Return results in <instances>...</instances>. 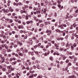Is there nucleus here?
<instances>
[{"mask_svg":"<svg viewBox=\"0 0 78 78\" xmlns=\"http://www.w3.org/2000/svg\"><path fill=\"white\" fill-rule=\"evenodd\" d=\"M29 44L30 45H32L33 44V41H32V39H30L29 40Z\"/></svg>","mask_w":78,"mask_h":78,"instance_id":"f257e3e1","label":"nucleus"},{"mask_svg":"<svg viewBox=\"0 0 78 78\" xmlns=\"http://www.w3.org/2000/svg\"><path fill=\"white\" fill-rule=\"evenodd\" d=\"M37 68L38 69H41V66L39 65V64H37L36 65Z\"/></svg>","mask_w":78,"mask_h":78,"instance_id":"f03ea898","label":"nucleus"},{"mask_svg":"<svg viewBox=\"0 0 78 78\" xmlns=\"http://www.w3.org/2000/svg\"><path fill=\"white\" fill-rule=\"evenodd\" d=\"M59 28H61V29H64V26L62 24V25H59Z\"/></svg>","mask_w":78,"mask_h":78,"instance_id":"7ed1b4c3","label":"nucleus"},{"mask_svg":"<svg viewBox=\"0 0 78 78\" xmlns=\"http://www.w3.org/2000/svg\"><path fill=\"white\" fill-rule=\"evenodd\" d=\"M27 24H29V23H33V21L31 20L30 21H28L26 22Z\"/></svg>","mask_w":78,"mask_h":78,"instance_id":"20e7f679","label":"nucleus"},{"mask_svg":"<svg viewBox=\"0 0 78 78\" xmlns=\"http://www.w3.org/2000/svg\"><path fill=\"white\" fill-rule=\"evenodd\" d=\"M40 69H41L43 70H45V68L43 67V65H41V68Z\"/></svg>","mask_w":78,"mask_h":78,"instance_id":"39448f33","label":"nucleus"},{"mask_svg":"<svg viewBox=\"0 0 78 78\" xmlns=\"http://www.w3.org/2000/svg\"><path fill=\"white\" fill-rule=\"evenodd\" d=\"M1 36L3 37V39H6V36L4 35L3 34H2Z\"/></svg>","mask_w":78,"mask_h":78,"instance_id":"423d86ee","label":"nucleus"},{"mask_svg":"<svg viewBox=\"0 0 78 78\" xmlns=\"http://www.w3.org/2000/svg\"><path fill=\"white\" fill-rule=\"evenodd\" d=\"M35 53L36 54V55H40V53H41V52H39L37 51H35Z\"/></svg>","mask_w":78,"mask_h":78,"instance_id":"0eeeda50","label":"nucleus"},{"mask_svg":"<svg viewBox=\"0 0 78 78\" xmlns=\"http://www.w3.org/2000/svg\"><path fill=\"white\" fill-rule=\"evenodd\" d=\"M73 26L74 28H75V27H76V26H77V25H76V23H74L73 24Z\"/></svg>","mask_w":78,"mask_h":78,"instance_id":"6e6552de","label":"nucleus"},{"mask_svg":"<svg viewBox=\"0 0 78 78\" xmlns=\"http://www.w3.org/2000/svg\"><path fill=\"white\" fill-rule=\"evenodd\" d=\"M24 64L26 66V67H29V66H28V64L26 62H25L24 63Z\"/></svg>","mask_w":78,"mask_h":78,"instance_id":"1a4fd4ad","label":"nucleus"},{"mask_svg":"<svg viewBox=\"0 0 78 78\" xmlns=\"http://www.w3.org/2000/svg\"><path fill=\"white\" fill-rule=\"evenodd\" d=\"M18 54L20 55V56H23V54H22L21 52H18Z\"/></svg>","mask_w":78,"mask_h":78,"instance_id":"9d476101","label":"nucleus"},{"mask_svg":"<svg viewBox=\"0 0 78 78\" xmlns=\"http://www.w3.org/2000/svg\"><path fill=\"white\" fill-rule=\"evenodd\" d=\"M34 77V74H32L31 76H29V78H32Z\"/></svg>","mask_w":78,"mask_h":78,"instance_id":"9b49d317","label":"nucleus"},{"mask_svg":"<svg viewBox=\"0 0 78 78\" xmlns=\"http://www.w3.org/2000/svg\"><path fill=\"white\" fill-rule=\"evenodd\" d=\"M2 70V71H4V72H5V71H6V69L5 68H3Z\"/></svg>","mask_w":78,"mask_h":78,"instance_id":"f8f14e48","label":"nucleus"},{"mask_svg":"<svg viewBox=\"0 0 78 78\" xmlns=\"http://www.w3.org/2000/svg\"><path fill=\"white\" fill-rule=\"evenodd\" d=\"M55 31H56V32L58 33V32H61V31L59 30V29H56L55 30Z\"/></svg>","mask_w":78,"mask_h":78,"instance_id":"ddd939ff","label":"nucleus"},{"mask_svg":"<svg viewBox=\"0 0 78 78\" xmlns=\"http://www.w3.org/2000/svg\"><path fill=\"white\" fill-rule=\"evenodd\" d=\"M71 78H76V76L73 75V76H70Z\"/></svg>","mask_w":78,"mask_h":78,"instance_id":"4468645a","label":"nucleus"},{"mask_svg":"<svg viewBox=\"0 0 78 78\" xmlns=\"http://www.w3.org/2000/svg\"><path fill=\"white\" fill-rule=\"evenodd\" d=\"M36 14H40L41 13V11H36Z\"/></svg>","mask_w":78,"mask_h":78,"instance_id":"2eb2a0df","label":"nucleus"},{"mask_svg":"<svg viewBox=\"0 0 78 78\" xmlns=\"http://www.w3.org/2000/svg\"><path fill=\"white\" fill-rule=\"evenodd\" d=\"M28 15H27L26 16V20H28Z\"/></svg>","mask_w":78,"mask_h":78,"instance_id":"dca6fc26","label":"nucleus"},{"mask_svg":"<svg viewBox=\"0 0 78 78\" xmlns=\"http://www.w3.org/2000/svg\"><path fill=\"white\" fill-rule=\"evenodd\" d=\"M74 57H75L74 56H70L69 58H70V59H73Z\"/></svg>","mask_w":78,"mask_h":78,"instance_id":"f3484780","label":"nucleus"},{"mask_svg":"<svg viewBox=\"0 0 78 78\" xmlns=\"http://www.w3.org/2000/svg\"><path fill=\"white\" fill-rule=\"evenodd\" d=\"M49 59H50V60H51V61H53V57H50L49 58Z\"/></svg>","mask_w":78,"mask_h":78,"instance_id":"a211bd4d","label":"nucleus"},{"mask_svg":"<svg viewBox=\"0 0 78 78\" xmlns=\"http://www.w3.org/2000/svg\"><path fill=\"white\" fill-rule=\"evenodd\" d=\"M42 78V76L41 75H40L39 76L37 77V78Z\"/></svg>","mask_w":78,"mask_h":78,"instance_id":"6ab92c4d","label":"nucleus"},{"mask_svg":"<svg viewBox=\"0 0 78 78\" xmlns=\"http://www.w3.org/2000/svg\"><path fill=\"white\" fill-rule=\"evenodd\" d=\"M33 69H36V68H37V66L35 65L33 66Z\"/></svg>","mask_w":78,"mask_h":78,"instance_id":"aec40b11","label":"nucleus"},{"mask_svg":"<svg viewBox=\"0 0 78 78\" xmlns=\"http://www.w3.org/2000/svg\"><path fill=\"white\" fill-rule=\"evenodd\" d=\"M35 62H36L37 64H39V63H40V61H38V60H36L35 61Z\"/></svg>","mask_w":78,"mask_h":78,"instance_id":"412c9836","label":"nucleus"},{"mask_svg":"<svg viewBox=\"0 0 78 78\" xmlns=\"http://www.w3.org/2000/svg\"><path fill=\"white\" fill-rule=\"evenodd\" d=\"M45 3L46 5H47L48 3V2L47 0L45 1Z\"/></svg>","mask_w":78,"mask_h":78,"instance_id":"4be33fe9","label":"nucleus"},{"mask_svg":"<svg viewBox=\"0 0 78 78\" xmlns=\"http://www.w3.org/2000/svg\"><path fill=\"white\" fill-rule=\"evenodd\" d=\"M2 11H4V13H5L6 12V10H5V9H2Z\"/></svg>","mask_w":78,"mask_h":78,"instance_id":"5701e85b","label":"nucleus"},{"mask_svg":"<svg viewBox=\"0 0 78 78\" xmlns=\"http://www.w3.org/2000/svg\"><path fill=\"white\" fill-rule=\"evenodd\" d=\"M78 8L76 9V10L75 11V12L76 13H78Z\"/></svg>","mask_w":78,"mask_h":78,"instance_id":"b1692460","label":"nucleus"},{"mask_svg":"<svg viewBox=\"0 0 78 78\" xmlns=\"http://www.w3.org/2000/svg\"><path fill=\"white\" fill-rule=\"evenodd\" d=\"M20 45H22V44H23V43H22V41H21L20 42Z\"/></svg>","mask_w":78,"mask_h":78,"instance_id":"393cba45","label":"nucleus"},{"mask_svg":"<svg viewBox=\"0 0 78 78\" xmlns=\"http://www.w3.org/2000/svg\"><path fill=\"white\" fill-rule=\"evenodd\" d=\"M21 61H22L20 60H17V62H21Z\"/></svg>","mask_w":78,"mask_h":78,"instance_id":"a878e982","label":"nucleus"},{"mask_svg":"<svg viewBox=\"0 0 78 78\" xmlns=\"http://www.w3.org/2000/svg\"><path fill=\"white\" fill-rule=\"evenodd\" d=\"M44 14H46V9H44Z\"/></svg>","mask_w":78,"mask_h":78,"instance_id":"bb28decb","label":"nucleus"},{"mask_svg":"<svg viewBox=\"0 0 78 78\" xmlns=\"http://www.w3.org/2000/svg\"><path fill=\"white\" fill-rule=\"evenodd\" d=\"M7 51L9 52H11V50H10V49H7Z\"/></svg>","mask_w":78,"mask_h":78,"instance_id":"cd10ccee","label":"nucleus"},{"mask_svg":"<svg viewBox=\"0 0 78 78\" xmlns=\"http://www.w3.org/2000/svg\"><path fill=\"white\" fill-rule=\"evenodd\" d=\"M47 53L46 52L44 54H43L44 55V56H47Z\"/></svg>","mask_w":78,"mask_h":78,"instance_id":"c85d7f7f","label":"nucleus"},{"mask_svg":"<svg viewBox=\"0 0 78 78\" xmlns=\"http://www.w3.org/2000/svg\"><path fill=\"white\" fill-rule=\"evenodd\" d=\"M20 32L21 34H22V33H23V31L22 30H21L20 31Z\"/></svg>","mask_w":78,"mask_h":78,"instance_id":"c756f323","label":"nucleus"},{"mask_svg":"<svg viewBox=\"0 0 78 78\" xmlns=\"http://www.w3.org/2000/svg\"><path fill=\"white\" fill-rule=\"evenodd\" d=\"M13 47H14V48H16L17 47V45L16 44H14L13 46Z\"/></svg>","mask_w":78,"mask_h":78,"instance_id":"7c9ffc66","label":"nucleus"},{"mask_svg":"<svg viewBox=\"0 0 78 78\" xmlns=\"http://www.w3.org/2000/svg\"><path fill=\"white\" fill-rule=\"evenodd\" d=\"M9 12V10L8 9H6L5 10V12L8 13V12Z\"/></svg>","mask_w":78,"mask_h":78,"instance_id":"2f4dec72","label":"nucleus"},{"mask_svg":"<svg viewBox=\"0 0 78 78\" xmlns=\"http://www.w3.org/2000/svg\"><path fill=\"white\" fill-rule=\"evenodd\" d=\"M41 57L43 58H45V56H44V54H42L41 55Z\"/></svg>","mask_w":78,"mask_h":78,"instance_id":"473e14b6","label":"nucleus"},{"mask_svg":"<svg viewBox=\"0 0 78 78\" xmlns=\"http://www.w3.org/2000/svg\"><path fill=\"white\" fill-rule=\"evenodd\" d=\"M37 28H36V29H35V30H34V32L35 33H36V32H37Z\"/></svg>","mask_w":78,"mask_h":78,"instance_id":"72a5a7b5","label":"nucleus"},{"mask_svg":"<svg viewBox=\"0 0 78 78\" xmlns=\"http://www.w3.org/2000/svg\"><path fill=\"white\" fill-rule=\"evenodd\" d=\"M63 25V27H67V25L66 24H62Z\"/></svg>","mask_w":78,"mask_h":78,"instance_id":"f704fd0d","label":"nucleus"},{"mask_svg":"<svg viewBox=\"0 0 78 78\" xmlns=\"http://www.w3.org/2000/svg\"><path fill=\"white\" fill-rule=\"evenodd\" d=\"M18 4L19 5H20V6H22V3H21V2H19V3H18Z\"/></svg>","mask_w":78,"mask_h":78,"instance_id":"c9c22d12","label":"nucleus"},{"mask_svg":"<svg viewBox=\"0 0 78 78\" xmlns=\"http://www.w3.org/2000/svg\"><path fill=\"white\" fill-rule=\"evenodd\" d=\"M50 51H48L47 52V55H49L50 54Z\"/></svg>","mask_w":78,"mask_h":78,"instance_id":"e433bc0d","label":"nucleus"},{"mask_svg":"<svg viewBox=\"0 0 78 78\" xmlns=\"http://www.w3.org/2000/svg\"><path fill=\"white\" fill-rule=\"evenodd\" d=\"M73 25H72L70 27V29H73Z\"/></svg>","mask_w":78,"mask_h":78,"instance_id":"4c0bfd02","label":"nucleus"},{"mask_svg":"<svg viewBox=\"0 0 78 78\" xmlns=\"http://www.w3.org/2000/svg\"><path fill=\"white\" fill-rule=\"evenodd\" d=\"M71 49H72V50H74V48L73 47V46H71Z\"/></svg>","mask_w":78,"mask_h":78,"instance_id":"58836bf2","label":"nucleus"},{"mask_svg":"<svg viewBox=\"0 0 78 78\" xmlns=\"http://www.w3.org/2000/svg\"><path fill=\"white\" fill-rule=\"evenodd\" d=\"M8 28H11V26L10 25H7Z\"/></svg>","mask_w":78,"mask_h":78,"instance_id":"ea45409f","label":"nucleus"},{"mask_svg":"<svg viewBox=\"0 0 78 78\" xmlns=\"http://www.w3.org/2000/svg\"><path fill=\"white\" fill-rule=\"evenodd\" d=\"M33 38L34 40V41H36V40H37V39L36 37H33Z\"/></svg>","mask_w":78,"mask_h":78,"instance_id":"a19ab883","label":"nucleus"},{"mask_svg":"<svg viewBox=\"0 0 78 78\" xmlns=\"http://www.w3.org/2000/svg\"><path fill=\"white\" fill-rule=\"evenodd\" d=\"M69 62V60L67 59V60L66 61V63H68Z\"/></svg>","mask_w":78,"mask_h":78,"instance_id":"79ce46f5","label":"nucleus"},{"mask_svg":"<svg viewBox=\"0 0 78 78\" xmlns=\"http://www.w3.org/2000/svg\"><path fill=\"white\" fill-rule=\"evenodd\" d=\"M63 8H64L63 6H62V7H61L60 9V10H62V9H63Z\"/></svg>","mask_w":78,"mask_h":78,"instance_id":"37998d69","label":"nucleus"},{"mask_svg":"<svg viewBox=\"0 0 78 78\" xmlns=\"http://www.w3.org/2000/svg\"><path fill=\"white\" fill-rule=\"evenodd\" d=\"M54 29L55 28H54V26H52L51 27V30H54Z\"/></svg>","mask_w":78,"mask_h":78,"instance_id":"c03bdc74","label":"nucleus"},{"mask_svg":"<svg viewBox=\"0 0 78 78\" xmlns=\"http://www.w3.org/2000/svg\"><path fill=\"white\" fill-rule=\"evenodd\" d=\"M22 70H24V69H26V68H25V67L23 66L22 68Z\"/></svg>","mask_w":78,"mask_h":78,"instance_id":"a18cd8bd","label":"nucleus"},{"mask_svg":"<svg viewBox=\"0 0 78 78\" xmlns=\"http://www.w3.org/2000/svg\"><path fill=\"white\" fill-rule=\"evenodd\" d=\"M5 63H6V64H9V62L7 61L5 62Z\"/></svg>","mask_w":78,"mask_h":78,"instance_id":"49530a36","label":"nucleus"},{"mask_svg":"<svg viewBox=\"0 0 78 78\" xmlns=\"http://www.w3.org/2000/svg\"><path fill=\"white\" fill-rule=\"evenodd\" d=\"M5 48H6V49H8V48H9V47H8V46H6L5 47Z\"/></svg>","mask_w":78,"mask_h":78,"instance_id":"de8ad7c7","label":"nucleus"},{"mask_svg":"<svg viewBox=\"0 0 78 78\" xmlns=\"http://www.w3.org/2000/svg\"><path fill=\"white\" fill-rule=\"evenodd\" d=\"M25 53H27L28 50H27V49H25Z\"/></svg>","mask_w":78,"mask_h":78,"instance_id":"09e8293b","label":"nucleus"},{"mask_svg":"<svg viewBox=\"0 0 78 78\" xmlns=\"http://www.w3.org/2000/svg\"><path fill=\"white\" fill-rule=\"evenodd\" d=\"M19 37V36H18V35H16L15 36V38H18Z\"/></svg>","mask_w":78,"mask_h":78,"instance_id":"8fccbe9b","label":"nucleus"},{"mask_svg":"<svg viewBox=\"0 0 78 78\" xmlns=\"http://www.w3.org/2000/svg\"><path fill=\"white\" fill-rule=\"evenodd\" d=\"M37 45H35L34 46V48H35V49H36V48H37Z\"/></svg>","mask_w":78,"mask_h":78,"instance_id":"3c124183","label":"nucleus"},{"mask_svg":"<svg viewBox=\"0 0 78 78\" xmlns=\"http://www.w3.org/2000/svg\"><path fill=\"white\" fill-rule=\"evenodd\" d=\"M14 70V68H13L12 67L11 68V71H13V70Z\"/></svg>","mask_w":78,"mask_h":78,"instance_id":"603ef678","label":"nucleus"},{"mask_svg":"<svg viewBox=\"0 0 78 78\" xmlns=\"http://www.w3.org/2000/svg\"><path fill=\"white\" fill-rule=\"evenodd\" d=\"M74 47H76V43H74L73 44Z\"/></svg>","mask_w":78,"mask_h":78,"instance_id":"864d4df0","label":"nucleus"},{"mask_svg":"<svg viewBox=\"0 0 78 78\" xmlns=\"http://www.w3.org/2000/svg\"><path fill=\"white\" fill-rule=\"evenodd\" d=\"M32 60H34V59H35V58H34V57H33L32 58Z\"/></svg>","mask_w":78,"mask_h":78,"instance_id":"5fc2aeb1","label":"nucleus"},{"mask_svg":"<svg viewBox=\"0 0 78 78\" xmlns=\"http://www.w3.org/2000/svg\"><path fill=\"white\" fill-rule=\"evenodd\" d=\"M12 34H14L16 33V32H15V31H12Z\"/></svg>","mask_w":78,"mask_h":78,"instance_id":"6e6d98bb","label":"nucleus"},{"mask_svg":"<svg viewBox=\"0 0 78 78\" xmlns=\"http://www.w3.org/2000/svg\"><path fill=\"white\" fill-rule=\"evenodd\" d=\"M66 47H69V43H67L66 44Z\"/></svg>","mask_w":78,"mask_h":78,"instance_id":"4d7b16f0","label":"nucleus"},{"mask_svg":"<svg viewBox=\"0 0 78 78\" xmlns=\"http://www.w3.org/2000/svg\"><path fill=\"white\" fill-rule=\"evenodd\" d=\"M12 47H13V46H12V45L10 46V48H12Z\"/></svg>","mask_w":78,"mask_h":78,"instance_id":"13d9d810","label":"nucleus"},{"mask_svg":"<svg viewBox=\"0 0 78 78\" xmlns=\"http://www.w3.org/2000/svg\"><path fill=\"white\" fill-rule=\"evenodd\" d=\"M40 26L41 27H43V26H44V24H40Z\"/></svg>","mask_w":78,"mask_h":78,"instance_id":"bf43d9fd","label":"nucleus"},{"mask_svg":"<svg viewBox=\"0 0 78 78\" xmlns=\"http://www.w3.org/2000/svg\"><path fill=\"white\" fill-rule=\"evenodd\" d=\"M71 39H72V40H73V39H74V37L73 36L71 37Z\"/></svg>","mask_w":78,"mask_h":78,"instance_id":"052dcab7","label":"nucleus"},{"mask_svg":"<svg viewBox=\"0 0 78 78\" xmlns=\"http://www.w3.org/2000/svg\"><path fill=\"white\" fill-rule=\"evenodd\" d=\"M24 7H25L26 8H28V5H24Z\"/></svg>","mask_w":78,"mask_h":78,"instance_id":"680f3d73","label":"nucleus"},{"mask_svg":"<svg viewBox=\"0 0 78 78\" xmlns=\"http://www.w3.org/2000/svg\"><path fill=\"white\" fill-rule=\"evenodd\" d=\"M8 77L9 78H10V77H11V75H8Z\"/></svg>","mask_w":78,"mask_h":78,"instance_id":"e2e57ef3","label":"nucleus"},{"mask_svg":"<svg viewBox=\"0 0 78 78\" xmlns=\"http://www.w3.org/2000/svg\"><path fill=\"white\" fill-rule=\"evenodd\" d=\"M74 17H76V16H77L76 14L75 13L74 14Z\"/></svg>","mask_w":78,"mask_h":78,"instance_id":"0e129e2a","label":"nucleus"},{"mask_svg":"<svg viewBox=\"0 0 78 78\" xmlns=\"http://www.w3.org/2000/svg\"><path fill=\"white\" fill-rule=\"evenodd\" d=\"M48 45H49V46L50 47L51 45V43H48Z\"/></svg>","mask_w":78,"mask_h":78,"instance_id":"69168bd1","label":"nucleus"},{"mask_svg":"<svg viewBox=\"0 0 78 78\" xmlns=\"http://www.w3.org/2000/svg\"><path fill=\"white\" fill-rule=\"evenodd\" d=\"M31 16H32L31 15H30V14L29 15H28V16L29 17H31Z\"/></svg>","mask_w":78,"mask_h":78,"instance_id":"338daca9","label":"nucleus"},{"mask_svg":"<svg viewBox=\"0 0 78 78\" xmlns=\"http://www.w3.org/2000/svg\"><path fill=\"white\" fill-rule=\"evenodd\" d=\"M52 8L53 9H56V7H55V6H53L52 7Z\"/></svg>","mask_w":78,"mask_h":78,"instance_id":"774afa93","label":"nucleus"}]
</instances>
